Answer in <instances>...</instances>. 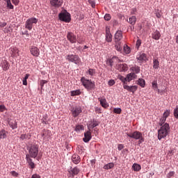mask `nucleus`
Wrapping results in <instances>:
<instances>
[{
  "label": "nucleus",
  "mask_w": 178,
  "mask_h": 178,
  "mask_svg": "<svg viewBox=\"0 0 178 178\" xmlns=\"http://www.w3.org/2000/svg\"><path fill=\"white\" fill-rule=\"evenodd\" d=\"M170 133V127L168 123H165L160 129L158 130V140H162L165 138Z\"/></svg>",
  "instance_id": "nucleus-1"
},
{
  "label": "nucleus",
  "mask_w": 178,
  "mask_h": 178,
  "mask_svg": "<svg viewBox=\"0 0 178 178\" xmlns=\"http://www.w3.org/2000/svg\"><path fill=\"white\" fill-rule=\"evenodd\" d=\"M136 21H137V17H136V16H132L129 17V23H130L131 26H134V24H136Z\"/></svg>",
  "instance_id": "nucleus-31"
},
{
  "label": "nucleus",
  "mask_w": 178,
  "mask_h": 178,
  "mask_svg": "<svg viewBox=\"0 0 178 178\" xmlns=\"http://www.w3.org/2000/svg\"><path fill=\"white\" fill-rule=\"evenodd\" d=\"M69 173V177H74V176H76L78 173H80V169L77 167L72 168L70 167V169L67 170Z\"/></svg>",
  "instance_id": "nucleus-8"
},
{
  "label": "nucleus",
  "mask_w": 178,
  "mask_h": 178,
  "mask_svg": "<svg viewBox=\"0 0 178 178\" xmlns=\"http://www.w3.org/2000/svg\"><path fill=\"white\" fill-rule=\"evenodd\" d=\"M8 124L13 130H15L17 127V122L16 121H9Z\"/></svg>",
  "instance_id": "nucleus-28"
},
{
  "label": "nucleus",
  "mask_w": 178,
  "mask_h": 178,
  "mask_svg": "<svg viewBox=\"0 0 178 178\" xmlns=\"http://www.w3.org/2000/svg\"><path fill=\"white\" fill-rule=\"evenodd\" d=\"M115 47L116 51H118V52H120L122 51V42H115Z\"/></svg>",
  "instance_id": "nucleus-29"
},
{
  "label": "nucleus",
  "mask_w": 178,
  "mask_h": 178,
  "mask_svg": "<svg viewBox=\"0 0 178 178\" xmlns=\"http://www.w3.org/2000/svg\"><path fill=\"white\" fill-rule=\"evenodd\" d=\"M170 115V110H166L163 114V118L168 119V116Z\"/></svg>",
  "instance_id": "nucleus-42"
},
{
  "label": "nucleus",
  "mask_w": 178,
  "mask_h": 178,
  "mask_svg": "<svg viewBox=\"0 0 178 178\" xmlns=\"http://www.w3.org/2000/svg\"><path fill=\"white\" fill-rule=\"evenodd\" d=\"M72 161L73 163H75V165H77L80 162V156L77 154H73L72 156Z\"/></svg>",
  "instance_id": "nucleus-20"
},
{
  "label": "nucleus",
  "mask_w": 178,
  "mask_h": 178,
  "mask_svg": "<svg viewBox=\"0 0 178 178\" xmlns=\"http://www.w3.org/2000/svg\"><path fill=\"white\" fill-rule=\"evenodd\" d=\"M106 40L107 42H112V33L108 27L106 29Z\"/></svg>",
  "instance_id": "nucleus-17"
},
{
  "label": "nucleus",
  "mask_w": 178,
  "mask_h": 178,
  "mask_svg": "<svg viewBox=\"0 0 178 178\" xmlns=\"http://www.w3.org/2000/svg\"><path fill=\"white\" fill-rule=\"evenodd\" d=\"M29 158H37L38 155V145H32L29 147Z\"/></svg>",
  "instance_id": "nucleus-4"
},
{
  "label": "nucleus",
  "mask_w": 178,
  "mask_h": 178,
  "mask_svg": "<svg viewBox=\"0 0 178 178\" xmlns=\"http://www.w3.org/2000/svg\"><path fill=\"white\" fill-rule=\"evenodd\" d=\"M3 70L6 71L9 69V63H8V61H3L2 64Z\"/></svg>",
  "instance_id": "nucleus-36"
},
{
  "label": "nucleus",
  "mask_w": 178,
  "mask_h": 178,
  "mask_svg": "<svg viewBox=\"0 0 178 178\" xmlns=\"http://www.w3.org/2000/svg\"><path fill=\"white\" fill-rule=\"evenodd\" d=\"M152 87L154 90L159 91V89H158V82L156 81H154L152 83Z\"/></svg>",
  "instance_id": "nucleus-38"
},
{
  "label": "nucleus",
  "mask_w": 178,
  "mask_h": 178,
  "mask_svg": "<svg viewBox=\"0 0 178 178\" xmlns=\"http://www.w3.org/2000/svg\"><path fill=\"white\" fill-rule=\"evenodd\" d=\"M114 58H115V57H113L111 59L107 60V65H108V66H111V67H112V66H113Z\"/></svg>",
  "instance_id": "nucleus-46"
},
{
  "label": "nucleus",
  "mask_w": 178,
  "mask_h": 178,
  "mask_svg": "<svg viewBox=\"0 0 178 178\" xmlns=\"http://www.w3.org/2000/svg\"><path fill=\"white\" fill-rule=\"evenodd\" d=\"M58 17L61 22H65V23H70V20H72L70 13L67 12L60 13Z\"/></svg>",
  "instance_id": "nucleus-7"
},
{
  "label": "nucleus",
  "mask_w": 178,
  "mask_h": 178,
  "mask_svg": "<svg viewBox=\"0 0 178 178\" xmlns=\"http://www.w3.org/2000/svg\"><path fill=\"white\" fill-rule=\"evenodd\" d=\"M80 94H81V91H80V90H76L71 91L72 97H74L76 95H80Z\"/></svg>",
  "instance_id": "nucleus-37"
},
{
  "label": "nucleus",
  "mask_w": 178,
  "mask_h": 178,
  "mask_svg": "<svg viewBox=\"0 0 178 178\" xmlns=\"http://www.w3.org/2000/svg\"><path fill=\"white\" fill-rule=\"evenodd\" d=\"M6 138V131L4 129L0 131V139Z\"/></svg>",
  "instance_id": "nucleus-39"
},
{
  "label": "nucleus",
  "mask_w": 178,
  "mask_h": 178,
  "mask_svg": "<svg viewBox=\"0 0 178 178\" xmlns=\"http://www.w3.org/2000/svg\"><path fill=\"white\" fill-rule=\"evenodd\" d=\"M12 2L14 5H15L17 6V5H19V3L20 2V1H19V0H12Z\"/></svg>",
  "instance_id": "nucleus-59"
},
{
  "label": "nucleus",
  "mask_w": 178,
  "mask_h": 178,
  "mask_svg": "<svg viewBox=\"0 0 178 178\" xmlns=\"http://www.w3.org/2000/svg\"><path fill=\"white\" fill-rule=\"evenodd\" d=\"M113 112H114V113H118L119 115V114L122 113V108H115L113 109Z\"/></svg>",
  "instance_id": "nucleus-47"
},
{
  "label": "nucleus",
  "mask_w": 178,
  "mask_h": 178,
  "mask_svg": "<svg viewBox=\"0 0 178 178\" xmlns=\"http://www.w3.org/2000/svg\"><path fill=\"white\" fill-rule=\"evenodd\" d=\"M37 23H38V19L35 17H31L26 21L25 29L31 31L33 30V24H37Z\"/></svg>",
  "instance_id": "nucleus-5"
},
{
  "label": "nucleus",
  "mask_w": 178,
  "mask_h": 178,
  "mask_svg": "<svg viewBox=\"0 0 178 178\" xmlns=\"http://www.w3.org/2000/svg\"><path fill=\"white\" fill-rule=\"evenodd\" d=\"M47 83H48L47 81L45 80H42L40 81V86L42 88V87H44V84H47Z\"/></svg>",
  "instance_id": "nucleus-56"
},
{
  "label": "nucleus",
  "mask_w": 178,
  "mask_h": 178,
  "mask_svg": "<svg viewBox=\"0 0 178 178\" xmlns=\"http://www.w3.org/2000/svg\"><path fill=\"white\" fill-rule=\"evenodd\" d=\"M50 3L51 6H54V8H60L63 1L62 0H51Z\"/></svg>",
  "instance_id": "nucleus-13"
},
{
  "label": "nucleus",
  "mask_w": 178,
  "mask_h": 178,
  "mask_svg": "<svg viewBox=\"0 0 178 178\" xmlns=\"http://www.w3.org/2000/svg\"><path fill=\"white\" fill-rule=\"evenodd\" d=\"M91 138H92V136H91V131L88 129L84 133V138H83V143H88Z\"/></svg>",
  "instance_id": "nucleus-11"
},
{
  "label": "nucleus",
  "mask_w": 178,
  "mask_h": 178,
  "mask_svg": "<svg viewBox=\"0 0 178 178\" xmlns=\"http://www.w3.org/2000/svg\"><path fill=\"white\" fill-rule=\"evenodd\" d=\"M26 162L29 163V166H31V169H34V168H35V165L34 164V162H33V160L30 157V155L26 154Z\"/></svg>",
  "instance_id": "nucleus-19"
},
{
  "label": "nucleus",
  "mask_w": 178,
  "mask_h": 178,
  "mask_svg": "<svg viewBox=\"0 0 178 178\" xmlns=\"http://www.w3.org/2000/svg\"><path fill=\"white\" fill-rule=\"evenodd\" d=\"M108 86H110V87H112V86H114V84H115V80H113V79L109 80L108 82Z\"/></svg>",
  "instance_id": "nucleus-52"
},
{
  "label": "nucleus",
  "mask_w": 178,
  "mask_h": 178,
  "mask_svg": "<svg viewBox=\"0 0 178 178\" xmlns=\"http://www.w3.org/2000/svg\"><path fill=\"white\" fill-rule=\"evenodd\" d=\"M30 77V74H26L22 80L23 86H27V79Z\"/></svg>",
  "instance_id": "nucleus-41"
},
{
  "label": "nucleus",
  "mask_w": 178,
  "mask_h": 178,
  "mask_svg": "<svg viewBox=\"0 0 178 178\" xmlns=\"http://www.w3.org/2000/svg\"><path fill=\"white\" fill-rule=\"evenodd\" d=\"M136 59L139 60V62H143V60H147V54L145 53H143L140 54Z\"/></svg>",
  "instance_id": "nucleus-25"
},
{
  "label": "nucleus",
  "mask_w": 178,
  "mask_h": 178,
  "mask_svg": "<svg viewBox=\"0 0 178 178\" xmlns=\"http://www.w3.org/2000/svg\"><path fill=\"white\" fill-rule=\"evenodd\" d=\"M152 38H153V40H159L161 38V33L159 32V31H155L154 32H153L152 34Z\"/></svg>",
  "instance_id": "nucleus-21"
},
{
  "label": "nucleus",
  "mask_w": 178,
  "mask_h": 178,
  "mask_svg": "<svg viewBox=\"0 0 178 178\" xmlns=\"http://www.w3.org/2000/svg\"><path fill=\"white\" fill-rule=\"evenodd\" d=\"M165 122H166V118L161 117L159 122V126H163V124H165Z\"/></svg>",
  "instance_id": "nucleus-43"
},
{
  "label": "nucleus",
  "mask_w": 178,
  "mask_h": 178,
  "mask_svg": "<svg viewBox=\"0 0 178 178\" xmlns=\"http://www.w3.org/2000/svg\"><path fill=\"white\" fill-rule=\"evenodd\" d=\"M99 101L100 102V104L102 105V106L103 108H108V106H109V104H108V102H106V99L103 98H99Z\"/></svg>",
  "instance_id": "nucleus-24"
},
{
  "label": "nucleus",
  "mask_w": 178,
  "mask_h": 178,
  "mask_svg": "<svg viewBox=\"0 0 178 178\" xmlns=\"http://www.w3.org/2000/svg\"><path fill=\"white\" fill-rule=\"evenodd\" d=\"M67 40L71 42V44H74L77 41V38H76V35L72 32H68L67 35Z\"/></svg>",
  "instance_id": "nucleus-9"
},
{
  "label": "nucleus",
  "mask_w": 178,
  "mask_h": 178,
  "mask_svg": "<svg viewBox=\"0 0 178 178\" xmlns=\"http://www.w3.org/2000/svg\"><path fill=\"white\" fill-rule=\"evenodd\" d=\"M173 176H175V172H174V171H171V172H170L167 175V177H168V178L173 177Z\"/></svg>",
  "instance_id": "nucleus-51"
},
{
  "label": "nucleus",
  "mask_w": 178,
  "mask_h": 178,
  "mask_svg": "<svg viewBox=\"0 0 178 178\" xmlns=\"http://www.w3.org/2000/svg\"><path fill=\"white\" fill-rule=\"evenodd\" d=\"M49 136H51V131H49V130L43 131L42 134V137H43V140H48Z\"/></svg>",
  "instance_id": "nucleus-22"
},
{
  "label": "nucleus",
  "mask_w": 178,
  "mask_h": 178,
  "mask_svg": "<svg viewBox=\"0 0 178 178\" xmlns=\"http://www.w3.org/2000/svg\"><path fill=\"white\" fill-rule=\"evenodd\" d=\"M159 61L156 59L153 60V69H159Z\"/></svg>",
  "instance_id": "nucleus-33"
},
{
  "label": "nucleus",
  "mask_w": 178,
  "mask_h": 178,
  "mask_svg": "<svg viewBox=\"0 0 178 178\" xmlns=\"http://www.w3.org/2000/svg\"><path fill=\"white\" fill-rule=\"evenodd\" d=\"M88 73L90 74V76H93L95 74V70L90 68L88 71Z\"/></svg>",
  "instance_id": "nucleus-48"
},
{
  "label": "nucleus",
  "mask_w": 178,
  "mask_h": 178,
  "mask_svg": "<svg viewBox=\"0 0 178 178\" xmlns=\"http://www.w3.org/2000/svg\"><path fill=\"white\" fill-rule=\"evenodd\" d=\"M115 167V164L113 163H108L106 164L103 168L105 169V170H109V169H113Z\"/></svg>",
  "instance_id": "nucleus-27"
},
{
  "label": "nucleus",
  "mask_w": 178,
  "mask_h": 178,
  "mask_svg": "<svg viewBox=\"0 0 178 178\" xmlns=\"http://www.w3.org/2000/svg\"><path fill=\"white\" fill-rule=\"evenodd\" d=\"M27 135L26 134H22L20 136V139L21 140H26V138H27Z\"/></svg>",
  "instance_id": "nucleus-58"
},
{
  "label": "nucleus",
  "mask_w": 178,
  "mask_h": 178,
  "mask_svg": "<svg viewBox=\"0 0 178 178\" xmlns=\"http://www.w3.org/2000/svg\"><path fill=\"white\" fill-rule=\"evenodd\" d=\"M72 113L74 118H77L81 113V108L79 106L74 107L72 109Z\"/></svg>",
  "instance_id": "nucleus-12"
},
{
  "label": "nucleus",
  "mask_w": 178,
  "mask_h": 178,
  "mask_svg": "<svg viewBox=\"0 0 178 178\" xmlns=\"http://www.w3.org/2000/svg\"><path fill=\"white\" fill-rule=\"evenodd\" d=\"M81 83L82 86L87 90V91H92L95 88V82L88 79L86 77L83 76L81 79Z\"/></svg>",
  "instance_id": "nucleus-2"
},
{
  "label": "nucleus",
  "mask_w": 178,
  "mask_h": 178,
  "mask_svg": "<svg viewBox=\"0 0 178 178\" xmlns=\"http://www.w3.org/2000/svg\"><path fill=\"white\" fill-rule=\"evenodd\" d=\"M120 81H122V83H124L125 84L126 81H127V78L120 76Z\"/></svg>",
  "instance_id": "nucleus-50"
},
{
  "label": "nucleus",
  "mask_w": 178,
  "mask_h": 178,
  "mask_svg": "<svg viewBox=\"0 0 178 178\" xmlns=\"http://www.w3.org/2000/svg\"><path fill=\"white\" fill-rule=\"evenodd\" d=\"M10 54L13 58H17V56H19V49L17 47H11L10 49Z\"/></svg>",
  "instance_id": "nucleus-14"
},
{
  "label": "nucleus",
  "mask_w": 178,
  "mask_h": 178,
  "mask_svg": "<svg viewBox=\"0 0 178 178\" xmlns=\"http://www.w3.org/2000/svg\"><path fill=\"white\" fill-rule=\"evenodd\" d=\"M95 112H97L98 113H101L102 109L99 107H95Z\"/></svg>",
  "instance_id": "nucleus-61"
},
{
  "label": "nucleus",
  "mask_w": 178,
  "mask_h": 178,
  "mask_svg": "<svg viewBox=\"0 0 178 178\" xmlns=\"http://www.w3.org/2000/svg\"><path fill=\"white\" fill-rule=\"evenodd\" d=\"M137 84H138V86H140V87L144 88L145 87V80H144L143 79H139L138 80Z\"/></svg>",
  "instance_id": "nucleus-32"
},
{
  "label": "nucleus",
  "mask_w": 178,
  "mask_h": 178,
  "mask_svg": "<svg viewBox=\"0 0 178 178\" xmlns=\"http://www.w3.org/2000/svg\"><path fill=\"white\" fill-rule=\"evenodd\" d=\"M104 19H106L107 22H109V20H111V15L106 14L104 15Z\"/></svg>",
  "instance_id": "nucleus-54"
},
{
  "label": "nucleus",
  "mask_w": 178,
  "mask_h": 178,
  "mask_svg": "<svg viewBox=\"0 0 178 178\" xmlns=\"http://www.w3.org/2000/svg\"><path fill=\"white\" fill-rule=\"evenodd\" d=\"M5 111H6L5 105H0V112H5Z\"/></svg>",
  "instance_id": "nucleus-55"
},
{
  "label": "nucleus",
  "mask_w": 178,
  "mask_h": 178,
  "mask_svg": "<svg viewBox=\"0 0 178 178\" xmlns=\"http://www.w3.org/2000/svg\"><path fill=\"white\" fill-rule=\"evenodd\" d=\"M174 117L175 119H178V105L174 109Z\"/></svg>",
  "instance_id": "nucleus-45"
},
{
  "label": "nucleus",
  "mask_w": 178,
  "mask_h": 178,
  "mask_svg": "<svg viewBox=\"0 0 178 178\" xmlns=\"http://www.w3.org/2000/svg\"><path fill=\"white\" fill-rule=\"evenodd\" d=\"M31 178H41V176H40V175H38V174H33L31 176Z\"/></svg>",
  "instance_id": "nucleus-60"
},
{
  "label": "nucleus",
  "mask_w": 178,
  "mask_h": 178,
  "mask_svg": "<svg viewBox=\"0 0 178 178\" xmlns=\"http://www.w3.org/2000/svg\"><path fill=\"white\" fill-rule=\"evenodd\" d=\"M136 77H137V75H136V74L134 72L128 74L127 75V81L130 83V81H131V80H134V79H136Z\"/></svg>",
  "instance_id": "nucleus-23"
},
{
  "label": "nucleus",
  "mask_w": 178,
  "mask_h": 178,
  "mask_svg": "<svg viewBox=\"0 0 178 178\" xmlns=\"http://www.w3.org/2000/svg\"><path fill=\"white\" fill-rule=\"evenodd\" d=\"M123 38V33L121 31L116 32L114 36L115 42H120V40Z\"/></svg>",
  "instance_id": "nucleus-15"
},
{
  "label": "nucleus",
  "mask_w": 178,
  "mask_h": 178,
  "mask_svg": "<svg viewBox=\"0 0 178 178\" xmlns=\"http://www.w3.org/2000/svg\"><path fill=\"white\" fill-rule=\"evenodd\" d=\"M6 26V22H0V27H5Z\"/></svg>",
  "instance_id": "nucleus-64"
},
{
  "label": "nucleus",
  "mask_w": 178,
  "mask_h": 178,
  "mask_svg": "<svg viewBox=\"0 0 178 178\" xmlns=\"http://www.w3.org/2000/svg\"><path fill=\"white\" fill-rule=\"evenodd\" d=\"M124 54H130V52H131V50L130 49V48L129 47V46H127V45H124Z\"/></svg>",
  "instance_id": "nucleus-40"
},
{
  "label": "nucleus",
  "mask_w": 178,
  "mask_h": 178,
  "mask_svg": "<svg viewBox=\"0 0 178 178\" xmlns=\"http://www.w3.org/2000/svg\"><path fill=\"white\" fill-rule=\"evenodd\" d=\"M10 174L12 175V176H13L14 177H17V176H19V173L16 172V171H12L10 172Z\"/></svg>",
  "instance_id": "nucleus-57"
},
{
  "label": "nucleus",
  "mask_w": 178,
  "mask_h": 178,
  "mask_svg": "<svg viewBox=\"0 0 178 178\" xmlns=\"http://www.w3.org/2000/svg\"><path fill=\"white\" fill-rule=\"evenodd\" d=\"M3 32L4 33H10V26H6L5 29H4V30H3Z\"/></svg>",
  "instance_id": "nucleus-53"
},
{
  "label": "nucleus",
  "mask_w": 178,
  "mask_h": 178,
  "mask_svg": "<svg viewBox=\"0 0 178 178\" xmlns=\"http://www.w3.org/2000/svg\"><path fill=\"white\" fill-rule=\"evenodd\" d=\"M118 148L119 151H122V149H123V148H124V146H123V145L120 144V145H118Z\"/></svg>",
  "instance_id": "nucleus-62"
},
{
  "label": "nucleus",
  "mask_w": 178,
  "mask_h": 178,
  "mask_svg": "<svg viewBox=\"0 0 178 178\" xmlns=\"http://www.w3.org/2000/svg\"><path fill=\"white\" fill-rule=\"evenodd\" d=\"M95 159L90 160L91 166H94V165H95Z\"/></svg>",
  "instance_id": "nucleus-63"
},
{
  "label": "nucleus",
  "mask_w": 178,
  "mask_h": 178,
  "mask_svg": "<svg viewBox=\"0 0 178 178\" xmlns=\"http://www.w3.org/2000/svg\"><path fill=\"white\" fill-rule=\"evenodd\" d=\"M131 70L132 72H134V73H136V74H138V73H140V67L135 65L131 67Z\"/></svg>",
  "instance_id": "nucleus-34"
},
{
  "label": "nucleus",
  "mask_w": 178,
  "mask_h": 178,
  "mask_svg": "<svg viewBox=\"0 0 178 178\" xmlns=\"http://www.w3.org/2000/svg\"><path fill=\"white\" fill-rule=\"evenodd\" d=\"M140 46H141V40L138 39L136 43V47L137 48V49H138V48H140Z\"/></svg>",
  "instance_id": "nucleus-49"
},
{
  "label": "nucleus",
  "mask_w": 178,
  "mask_h": 178,
  "mask_svg": "<svg viewBox=\"0 0 178 178\" xmlns=\"http://www.w3.org/2000/svg\"><path fill=\"white\" fill-rule=\"evenodd\" d=\"M66 60H68V62H72V63H74L75 65H80V63L81 62V60L80 59V57L77 55L74 54H69L65 57Z\"/></svg>",
  "instance_id": "nucleus-6"
},
{
  "label": "nucleus",
  "mask_w": 178,
  "mask_h": 178,
  "mask_svg": "<svg viewBox=\"0 0 178 178\" xmlns=\"http://www.w3.org/2000/svg\"><path fill=\"white\" fill-rule=\"evenodd\" d=\"M99 125V122L97 120H93V122H91L90 124H88V129L91 131V129H94L97 127V126Z\"/></svg>",
  "instance_id": "nucleus-18"
},
{
  "label": "nucleus",
  "mask_w": 178,
  "mask_h": 178,
  "mask_svg": "<svg viewBox=\"0 0 178 178\" xmlns=\"http://www.w3.org/2000/svg\"><path fill=\"white\" fill-rule=\"evenodd\" d=\"M84 130V126L78 124L75 127L74 131L76 133H80V131H83Z\"/></svg>",
  "instance_id": "nucleus-30"
},
{
  "label": "nucleus",
  "mask_w": 178,
  "mask_h": 178,
  "mask_svg": "<svg viewBox=\"0 0 178 178\" xmlns=\"http://www.w3.org/2000/svg\"><path fill=\"white\" fill-rule=\"evenodd\" d=\"M123 88L124 90H127V91H129V92H132L134 94L136 91H137V88H138V86H127V85H124Z\"/></svg>",
  "instance_id": "nucleus-10"
},
{
  "label": "nucleus",
  "mask_w": 178,
  "mask_h": 178,
  "mask_svg": "<svg viewBox=\"0 0 178 178\" xmlns=\"http://www.w3.org/2000/svg\"><path fill=\"white\" fill-rule=\"evenodd\" d=\"M31 54L33 56H40V49L35 46H32L31 48Z\"/></svg>",
  "instance_id": "nucleus-16"
},
{
  "label": "nucleus",
  "mask_w": 178,
  "mask_h": 178,
  "mask_svg": "<svg viewBox=\"0 0 178 178\" xmlns=\"http://www.w3.org/2000/svg\"><path fill=\"white\" fill-rule=\"evenodd\" d=\"M127 136L128 137H130V138H134V140H139V144H141V143H144V138H143V134H141V132L140 131H136L131 134H127Z\"/></svg>",
  "instance_id": "nucleus-3"
},
{
  "label": "nucleus",
  "mask_w": 178,
  "mask_h": 178,
  "mask_svg": "<svg viewBox=\"0 0 178 178\" xmlns=\"http://www.w3.org/2000/svg\"><path fill=\"white\" fill-rule=\"evenodd\" d=\"M118 69L120 72H126L127 70V65L126 64H119Z\"/></svg>",
  "instance_id": "nucleus-26"
},
{
  "label": "nucleus",
  "mask_w": 178,
  "mask_h": 178,
  "mask_svg": "<svg viewBox=\"0 0 178 178\" xmlns=\"http://www.w3.org/2000/svg\"><path fill=\"white\" fill-rule=\"evenodd\" d=\"M6 7L8 9H13L14 6L12 5V2L10 1V0H8V1H6Z\"/></svg>",
  "instance_id": "nucleus-44"
},
{
  "label": "nucleus",
  "mask_w": 178,
  "mask_h": 178,
  "mask_svg": "<svg viewBox=\"0 0 178 178\" xmlns=\"http://www.w3.org/2000/svg\"><path fill=\"white\" fill-rule=\"evenodd\" d=\"M133 169L135 172H138L139 170H141V165L137 163H134L133 165Z\"/></svg>",
  "instance_id": "nucleus-35"
}]
</instances>
